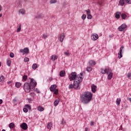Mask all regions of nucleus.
I'll return each mask as SVG.
<instances>
[{
    "instance_id": "79ce46f5",
    "label": "nucleus",
    "mask_w": 131,
    "mask_h": 131,
    "mask_svg": "<svg viewBox=\"0 0 131 131\" xmlns=\"http://www.w3.org/2000/svg\"><path fill=\"white\" fill-rule=\"evenodd\" d=\"M24 61L25 62H29V58L28 57H25L24 58Z\"/></svg>"
},
{
    "instance_id": "ddd939ff",
    "label": "nucleus",
    "mask_w": 131,
    "mask_h": 131,
    "mask_svg": "<svg viewBox=\"0 0 131 131\" xmlns=\"http://www.w3.org/2000/svg\"><path fill=\"white\" fill-rule=\"evenodd\" d=\"M89 63L90 66H91V67H93V66H95L96 65V61L93 60H91L89 61Z\"/></svg>"
},
{
    "instance_id": "473e14b6",
    "label": "nucleus",
    "mask_w": 131,
    "mask_h": 131,
    "mask_svg": "<svg viewBox=\"0 0 131 131\" xmlns=\"http://www.w3.org/2000/svg\"><path fill=\"white\" fill-rule=\"evenodd\" d=\"M93 70V68H92V67H88L86 68V71H88V72H91V71H92Z\"/></svg>"
},
{
    "instance_id": "2eb2a0df",
    "label": "nucleus",
    "mask_w": 131,
    "mask_h": 131,
    "mask_svg": "<svg viewBox=\"0 0 131 131\" xmlns=\"http://www.w3.org/2000/svg\"><path fill=\"white\" fill-rule=\"evenodd\" d=\"M18 13L19 14H20V15H25V13H26V11L24 9H21L18 10Z\"/></svg>"
},
{
    "instance_id": "aec40b11",
    "label": "nucleus",
    "mask_w": 131,
    "mask_h": 131,
    "mask_svg": "<svg viewBox=\"0 0 131 131\" xmlns=\"http://www.w3.org/2000/svg\"><path fill=\"white\" fill-rule=\"evenodd\" d=\"M121 17H122V19L125 20V19H126L127 17V15H126L125 13H122L121 14Z\"/></svg>"
},
{
    "instance_id": "6e6d98bb",
    "label": "nucleus",
    "mask_w": 131,
    "mask_h": 131,
    "mask_svg": "<svg viewBox=\"0 0 131 131\" xmlns=\"http://www.w3.org/2000/svg\"><path fill=\"white\" fill-rule=\"evenodd\" d=\"M129 101L131 102V98H128Z\"/></svg>"
},
{
    "instance_id": "0eeeda50",
    "label": "nucleus",
    "mask_w": 131,
    "mask_h": 131,
    "mask_svg": "<svg viewBox=\"0 0 131 131\" xmlns=\"http://www.w3.org/2000/svg\"><path fill=\"white\" fill-rule=\"evenodd\" d=\"M85 12L86 13L88 19H91L93 18L92 14H91V10H90V9L85 10Z\"/></svg>"
},
{
    "instance_id": "a19ab883",
    "label": "nucleus",
    "mask_w": 131,
    "mask_h": 131,
    "mask_svg": "<svg viewBox=\"0 0 131 131\" xmlns=\"http://www.w3.org/2000/svg\"><path fill=\"white\" fill-rule=\"evenodd\" d=\"M23 80H25V81H26V80L27 79V76L24 75L23 77Z\"/></svg>"
},
{
    "instance_id": "5701e85b",
    "label": "nucleus",
    "mask_w": 131,
    "mask_h": 131,
    "mask_svg": "<svg viewBox=\"0 0 131 131\" xmlns=\"http://www.w3.org/2000/svg\"><path fill=\"white\" fill-rule=\"evenodd\" d=\"M121 102V98H117L116 100V103L118 106H119L120 105V102Z\"/></svg>"
},
{
    "instance_id": "393cba45",
    "label": "nucleus",
    "mask_w": 131,
    "mask_h": 131,
    "mask_svg": "<svg viewBox=\"0 0 131 131\" xmlns=\"http://www.w3.org/2000/svg\"><path fill=\"white\" fill-rule=\"evenodd\" d=\"M66 73L64 71H61L59 73V75L61 76V77H64V75H66Z\"/></svg>"
},
{
    "instance_id": "4be33fe9",
    "label": "nucleus",
    "mask_w": 131,
    "mask_h": 131,
    "mask_svg": "<svg viewBox=\"0 0 131 131\" xmlns=\"http://www.w3.org/2000/svg\"><path fill=\"white\" fill-rule=\"evenodd\" d=\"M110 72V73L107 75V79H108V80H110V79H111L112 77H113V73H111V72Z\"/></svg>"
},
{
    "instance_id": "13d9d810",
    "label": "nucleus",
    "mask_w": 131,
    "mask_h": 131,
    "mask_svg": "<svg viewBox=\"0 0 131 131\" xmlns=\"http://www.w3.org/2000/svg\"><path fill=\"white\" fill-rule=\"evenodd\" d=\"M2 66V62L0 61V67Z\"/></svg>"
},
{
    "instance_id": "58836bf2",
    "label": "nucleus",
    "mask_w": 131,
    "mask_h": 131,
    "mask_svg": "<svg viewBox=\"0 0 131 131\" xmlns=\"http://www.w3.org/2000/svg\"><path fill=\"white\" fill-rule=\"evenodd\" d=\"M125 2L126 4H128L129 5H131V0H125Z\"/></svg>"
},
{
    "instance_id": "cd10ccee",
    "label": "nucleus",
    "mask_w": 131,
    "mask_h": 131,
    "mask_svg": "<svg viewBox=\"0 0 131 131\" xmlns=\"http://www.w3.org/2000/svg\"><path fill=\"white\" fill-rule=\"evenodd\" d=\"M32 68L33 70H35L37 68V64L34 63L32 66Z\"/></svg>"
},
{
    "instance_id": "7ed1b4c3",
    "label": "nucleus",
    "mask_w": 131,
    "mask_h": 131,
    "mask_svg": "<svg viewBox=\"0 0 131 131\" xmlns=\"http://www.w3.org/2000/svg\"><path fill=\"white\" fill-rule=\"evenodd\" d=\"M80 98L81 101L83 104H88L92 100L93 94L91 92H84Z\"/></svg>"
},
{
    "instance_id": "b1692460",
    "label": "nucleus",
    "mask_w": 131,
    "mask_h": 131,
    "mask_svg": "<svg viewBox=\"0 0 131 131\" xmlns=\"http://www.w3.org/2000/svg\"><path fill=\"white\" fill-rule=\"evenodd\" d=\"M37 110L38 111H39L40 112H42V111H43V110H45V108L41 106H39L37 107Z\"/></svg>"
},
{
    "instance_id": "a18cd8bd",
    "label": "nucleus",
    "mask_w": 131,
    "mask_h": 131,
    "mask_svg": "<svg viewBox=\"0 0 131 131\" xmlns=\"http://www.w3.org/2000/svg\"><path fill=\"white\" fill-rule=\"evenodd\" d=\"M127 77H128V78H130V77H131V73H128L127 74Z\"/></svg>"
},
{
    "instance_id": "39448f33",
    "label": "nucleus",
    "mask_w": 131,
    "mask_h": 131,
    "mask_svg": "<svg viewBox=\"0 0 131 131\" xmlns=\"http://www.w3.org/2000/svg\"><path fill=\"white\" fill-rule=\"evenodd\" d=\"M126 27H127L126 25H125V24H123L122 25L118 28V30H119V31H123V30H125Z\"/></svg>"
},
{
    "instance_id": "9d476101",
    "label": "nucleus",
    "mask_w": 131,
    "mask_h": 131,
    "mask_svg": "<svg viewBox=\"0 0 131 131\" xmlns=\"http://www.w3.org/2000/svg\"><path fill=\"white\" fill-rule=\"evenodd\" d=\"M65 33H62L61 34H60L59 35V41L61 42H63V40H64V38H65Z\"/></svg>"
},
{
    "instance_id": "2f4dec72",
    "label": "nucleus",
    "mask_w": 131,
    "mask_h": 131,
    "mask_svg": "<svg viewBox=\"0 0 131 131\" xmlns=\"http://www.w3.org/2000/svg\"><path fill=\"white\" fill-rule=\"evenodd\" d=\"M9 127L10 128H14V127H15V124L13 123H11L9 124Z\"/></svg>"
},
{
    "instance_id": "423d86ee",
    "label": "nucleus",
    "mask_w": 131,
    "mask_h": 131,
    "mask_svg": "<svg viewBox=\"0 0 131 131\" xmlns=\"http://www.w3.org/2000/svg\"><path fill=\"white\" fill-rule=\"evenodd\" d=\"M20 53H21L23 55H25V54H28V53H29V49L28 48H25L24 49H20Z\"/></svg>"
},
{
    "instance_id": "4468645a",
    "label": "nucleus",
    "mask_w": 131,
    "mask_h": 131,
    "mask_svg": "<svg viewBox=\"0 0 131 131\" xmlns=\"http://www.w3.org/2000/svg\"><path fill=\"white\" fill-rule=\"evenodd\" d=\"M91 90L93 93H96V91L97 90V86L94 84L92 85Z\"/></svg>"
},
{
    "instance_id": "bb28decb",
    "label": "nucleus",
    "mask_w": 131,
    "mask_h": 131,
    "mask_svg": "<svg viewBox=\"0 0 131 131\" xmlns=\"http://www.w3.org/2000/svg\"><path fill=\"white\" fill-rule=\"evenodd\" d=\"M59 102H60V100L59 99H56L54 102V106H58L59 104Z\"/></svg>"
},
{
    "instance_id": "412c9836",
    "label": "nucleus",
    "mask_w": 131,
    "mask_h": 131,
    "mask_svg": "<svg viewBox=\"0 0 131 131\" xmlns=\"http://www.w3.org/2000/svg\"><path fill=\"white\" fill-rule=\"evenodd\" d=\"M120 15H121V13L120 12H116L115 13V17L116 18V19H119L120 18Z\"/></svg>"
},
{
    "instance_id": "a211bd4d",
    "label": "nucleus",
    "mask_w": 131,
    "mask_h": 131,
    "mask_svg": "<svg viewBox=\"0 0 131 131\" xmlns=\"http://www.w3.org/2000/svg\"><path fill=\"white\" fill-rule=\"evenodd\" d=\"M49 37V34L48 33H43L42 34V38L43 39H47Z\"/></svg>"
},
{
    "instance_id": "f8f14e48",
    "label": "nucleus",
    "mask_w": 131,
    "mask_h": 131,
    "mask_svg": "<svg viewBox=\"0 0 131 131\" xmlns=\"http://www.w3.org/2000/svg\"><path fill=\"white\" fill-rule=\"evenodd\" d=\"M57 89V85L56 84H53L50 87V91L51 92H55Z\"/></svg>"
},
{
    "instance_id": "1a4fd4ad",
    "label": "nucleus",
    "mask_w": 131,
    "mask_h": 131,
    "mask_svg": "<svg viewBox=\"0 0 131 131\" xmlns=\"http://www.w3.org/2000/svg\"><path fill=\"white\" fill-rule=\"evenodd\" d=\"M123 46H121V48H120L118 56L119 59H121V58H122V50H123Z\"/></svg>"
},
{
    "instance_id": "603ef678",
    "label": "nucleus",
    "mask_w": 131,
    "mask_h": 131,
    "mask_svg": "<svg viewBox=\"0 0 131 131\" xmlns=\"http://www.w3.org/2000/svg\"><path fill=\"white\" fill-rule=\"evenodd\" d=\"M124 105H125V108H127L128 107L127 104H125Z\"/></svg>"
},
{
    "instance_id": "09e8293b",
    "label": "nucleus",
    "mask_w": 131,
    "mask_h": 131,
    "mask_svg": "<svg viewBox=\"0 0 131 131\" xmlns=\"http://www.w3.org/2000/svg\"><path fill=\"white\" fill-rule=\"evenodd\" d=\"M8 84L10 85L12 83V81H10L7 82Z\"/></svg>"
},
{
    "instance_id": "dca6fc26",
    "label": "nucleus",
    "mask_w": 131,
    "mask_h": 131,
    "mask_svg": "<svg viewBox=\"0 0 131 131\" xmlns=\"http://www.w3.org/2000/svg\"><path fill=\"white\" fill-rule=\"evenodd\" d=\"M58 59V56L56 55H53L51 57V60H52V61H56Z\"/></svg>"
},
{
    "instance_id": "4c0bfd02",
    "label": "nucleus",
    "mask_w": 131,
    "mask_h": 131,
    "mask_svg": "<svg viewBox=\"0 0 131 131\" xmlns=\"http://www.w3.org/2000/svg\"><path fill=\"white\" fill-rule=\"evenodd\" d=\"M23 111L25 113H27L28 112V109H27L26 107L23 108Z\"/></svg>"
},
{
    "instance_id": "9b49d317",
    "label": "nucleus",
    "mask_w": 131,
    "mask_h": 131,
    "mask_svg": "<svg viewBox=\"0 0 131 131\" xmlns=\"http://www.w3.org/2000/svg\"><path fill=\"white\" fill-rule=\"evenodd\" d=\"M20 127L24 130H26V129H27L28 127V126L27 125V124H26V123H23L20 125Z\"/></svg>"
},
{
    "instance_id": "4d7b16f0",
    "label": "nucleus",
    "mask_w": 131,
    "mask_h": 131,
    "mask_svg": "<svg viewBox=\"0 0 131 131\" xmlns=\"http://www.w3.org/2000/svg\"><path fill=\"white\" fill-rule=\"evenodd\" d=\"M3 16V14H0V18L1 17H2Z\"/></svg>"
},
{
    "instance_id": "7c9ffc66",
    "label": "nucleus",
    "mask_w": 131,
    "mask_h": 131,
    "mask_svg": "<svg viewBox=\"0 0 131 131\" xmlns=\"http://www.w3.org/2000/svg\"><path fill=\"white\" fill-rule=\"evenodd\" d=\"M15 86H16L17 88H19L21 86V83L19 82H17L15 83Z\"/></svg>"
},
{
    "instance_id": "a878e982",
    "label": "nucleus",
    "mask_w": 131,
    "mask_h": 131,
    "mask_svg": "<svg viewBox=\"0 0 131 131\" xmlns=\"http://www.w3.org/2000/svg\"><path fill=\"white\" fill-rule=\"evenodd\" d=\"M52 126H53V124H52V123L51 122L48 123L47 125V128L48 129H50V130H51Z\"/></svg>"
},
{
    "instance_id": "f3484780",
    "label": "nucleus",
    "mask_w": 131,
    "mask_h": 131,
    "mask_svg": "<svg viewBox=\"0 0 131 131\" xmlns=\"http://www.w3.org/2000/svg\"><path fill=\"white\" fill-rule=\"evenodd\" d=\"M6 63H7V66H8L9 67H10V66H11V64H12V61H11V59H10V58H7Z\"/></svg>"
},
{
    "instance_id": "864d4df0",
    "label": "nucleus",
    "mask_w": 131,
    "mask_h": 131,
    "mask_svg": "<svg viewBox=\"0 0 131 131\" xmlns=\"http://www.w3.org/2000/svg\"><path fill=\"white\" fill-rule=\"evenodd\" d=\"M3 104V100L0 99V104Z\"/></svg>"
},
{
    "instance_id": "8fccbe9b",
    "label": "nucleus",
    "mask_w": 131,
    "mask_h": 131,
    "mask_svg": "<svg viewBox=\"0 0 131 131\" xmlns=\"http://www.w3.org/2000/svg\"><path fill=\"white\" fill-rule=\"evenodd\" d=\"M94 121H91V125L92 126L94 124Z\"/></svg>"
},
{
    "instance_id": "49530a36",
    "label": "nucleus",
    "mask_w": 131,
    "mask_h": 131,
    "mask_svg": "<svg viewBox=\"0 0 131 131\" xmlns=\"http://www.w3.org/2000/svg\"><path fill=\"white\" fill-rule=\"evenodd\" d=\"M58 90H55V91H54V94H55V95H58Z\"/></svg>"
},
{
    "instance_id": "20e7f679",
    "label": "nucleus",
    "mask_w": 131,
    "mask_h": 131,
    "mask_svg": "<svg viewBox=\"0 0 131 131\" xmlns=\"http://www.w3.org/2000/svg\"><path fill=\"white\" fill-rule=\"evenodd\" d=\"M109 72H111V70L109 68H105L104 69H101L102 74H108Z\"/></svg>"
},
{
    "instance_id": "f704fd0d",
    "label": "nucleus",
    "mask_w": 131,
    "mask_h": 131,
    "mask_svg": "<svg viewBox=\"0 0 131 131\" xmlns=\"http://www.w3.org/2000/svg\"><path fill=\"white\" fill-rule=\"evenodd\" d=\"M16 31L17 32H20V31H21V25H19V26H17Z\"/></svg>"
},
{
    "instance_id": "f03ea898",
    "label": "nucleus",
    "mask_w": 131,
    "mask_h": 131,
    "mask_svg": "<svg viewBox=\"0 0 131 131\" xmlns=\"http://www.w3.org/2000/svg\"><path fill=\"white\" fill-rule=\"evenodd\" d=\"M30 83H25L24 85V90L26 93H30V91L34 90V88H35L36 84H37V83L34 80V79L30 78Z\"/></svg>"
},
{
    "instance_id": "5fc2aeb1",
    "label": "nucleus",
    "mask_w": 131,
    "mask_h": 131,
    "mask_svg": "<svg viewBox=\"0 0 131 131\" xmlns=\"http://www.w3.org/2000/svg\"><path fill=\"white\" fill-rule=\"evenodd\" d=\"M67 5V4L66 3H64L63 4V6H66Z\"/></svg>"
},
{
    "instance_id": "6e6552de",
    "label": "nucleus",
    "mask_w": 131,
    "mask_h": 131,
    "mask_svg": "<svg viewBox=\"0 0 131 131\" xmlns=\"http://www.w3.org/2000/svg\"><path fill=\"white\" fill-rule=\"evenodd\" d=\"M91 37L92 40H97V39L99 38V35L97 34H92Z\"/></svg>"
},
{
    "instance_id": "ea45409f",
    "label": "nucleus",
    "mask_w": 131,
    "mask_h": 131,
    "mask_svg": "<svg viewBox=\"0 0 131 131\" xmlns=\"http://www.w3.org/2000/svg\"><path fill=\"white\" fill-rule=\"evenodd\" d=\"M14 56H15V55L13 53L11 52L10 53V58H14Z\"/></svg>"
},
{
    "instance_id": "c9c22d12",
    "label": "nucleus",
    "mask_w": 131,
    "mask_h": 131,
    "mask_svg": "<svg viewBox=\"0 0 131 131\" xmlns=\"http://www.w3.org/2000/svg\"><path fill=\"white\" fill-rule=\"evenodd\" d=\"M57 2V0H50V4H56Z\"/></svg>"
},
{
    "instance_id": "f257e3e1",
    "label": "nucleus",
    "mask_w": 131,
    "mask_h": 131,
    "mask_svg": "<svg viewBox=\"0 0 131 131\" xmlns=\"http://www.w3.org/2000/svg\"><path fill=\"white\" fill-rule=\"evenodd\" d=\"M69 78L70 81H72L74 80V84H71L69 86V89H74L75 90H77V89H79V84L81 83L82 81V73H80L76 75V72H72L69 75Z\"/></svg>"
},
{
    "instance_id": "c85d7f7f",
    "label": "nucleus",
    "mask_w": 131,
    "mask_h": 131,
    "mask_svg": "<svg viewBox=\"0 0 131 131\" xmlns=\"http://www.w3.org/2000/svg\"><path fill=\"white\" fill-rule=\"evenodd\" d=\"M25 107L27 108V109H29V110H31V105H30V104H26L25 105Z\"/></svg>"
},
{
    "instance_id": "c03bdc74",
    "label": "nucleus",
    "mask_w": 131,
    "mask_h": 131,
    "mask_svg": "<svg viewBox=\"0 0 131 131\" xmlns=\"http://www.w3.org/2000/svg\"><path fill=\"white\" fill-rule=\"evenodd\" d=\"M102 3H103V2H102V1H98L97 4H98V5H99V6H101Z\"/></svg>"
},
{
    "instance_id": "c756f323",
    "label": "nucleus",
    "mask_w": 131,
    "mask_h": 131,
    "mask_svg": "<svg viewBox=\"0 0 131 131\" xmlns=\"http://www.w3.org/2000/svg\"><path fill=\"white\" fill-rule=\"evenodd\" d=\"M119 4L120 6H124V4H125L124 0H120Z\"/></svg>"
},
{
    "instance_id": "72a5a7b5",
    "label": "nucleus",
    "mask_w": 131,
    "mask_h": 131,
    "mask_svg": "<svg viewBox=\"0 0 131 131\" xmlns=\"http://www.w3.org/2000/svg\"><path fill=\"white\" fill-rule=\"evenodd\" d=\"M5 81V77L4 76H2L0 77V82H4Z\"/></svg>"
},
{
    "instance_id": "de8ad7c7",
    "label": "nucleus",
    "mask_w": 131,
    "mask_h": 131,
    "mask_svg": "<svg viewBox=\"0 0 131 131\" xmlns=\"http://www.w3.org/2000/svg\"><path fill=\"white\" fill-rule=\"evenodd\" d=\"M35 92H36V93H37V94H39V90H38V89H35Z\"/></svg>"
},
{
    "instance_id": "6ab92c4d",
    "label": "nucleus",
    "mask_w": 131,
    "mask_h": 131,
    "mask_svg": "<svg viewBox=\"0 0 131 131\" xmlns=\"http://www.w3.org/2000/svg\"><path fill=\"white\" fill-rule=\"evenodd\" d=\"M43 14H42V13H40L36 16L35 18H36V19H41V18H43Z\"/></svg>"
},
{
    "instance_id": "37998d69",
    "label": "nucleus",
    "mask_w": 131,
    "mask_h": 131,
    "mask_svg": "<svg viewBox=\"0 0 131 131\" xmlns=\"http://www.w3.org/2000/svg\"><path fill=\"white\" fill-rule=\"evenodd\" d=\"M64 54L66 56H67V57H69V56H70V54L69 53H67V52H64Z\"/></svg>"
},
{
    "instance_id": "e433bc0d",
    "label": "nucleus",
    "mask_w": 131,
    "mask_h": 131,
    "mask_svg": "<svg viewBox=\"0 0 131 131\" xmlns=\"http://www.w3.org/2000/svg\"><path fill=\"white\" fill-rule=\"evenodd\" d=\"M86 18V15L83 14L81 16V19H82V20H85Z\"/></svg>"
},
{
    "instance_id": "3c124183",
    "label": "nucleus",
    "mask_w": 131,
    "mask_h": 131,
    "mask_svg": "<svg viewBox=\"0 0 131 131\" xmlns=\"http://www.w3.org/2000/svg\"><path fill=\"white\" fill-rule=\"evenodd\" d=\"M2 9H3V8L2 7V6L0 5V12H1Z\"/></svg>"
},
{
    "instance_id": "bf43d9fd",
    "label": "nucleus",
    "mask_w": 131,
    "mask_h": 131,
    "mask_svg": "<svg viewBox=\"0 0 131 131\" xmlns=\"http://www.w3.org/2000/svg\"><path fill=\"white\" fill-rule=\"evenodd\" d=\"M2 131H6V130H5V129H3V130H2Z\"/></svg>"
}]
</instances>
